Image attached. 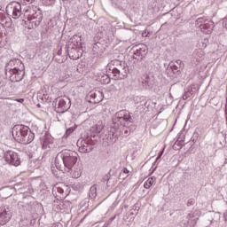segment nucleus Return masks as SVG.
Returning <instances> with one entry per match:
<instances>
[{
    "label": "nucleus",
    "instance_id": "f257e3e1",
    "mask_svg": "<svg viewBox=\"0 0 227 227\" xmlns=\"http://www.w3.org/2000/svg\"><path fill=\"white\" fill-rule=\"evenodd\" d=\"M77 162V153L74 151L65 150L59 153L55 158V166L57 169H63L67 168L68 170L72 169Z\"/></svg>",
    "mask_w": 227,
    "mask_h": 227
},
{
    "label": "nucleus",
    "instance_id": "f03ea898",
    "mask_svg": "<svg viewBox=\"0 0 227 227\" xmlns=\"http://www.w3.org/2000/svg\"><path fill=\"white\" fill-rule=\"evenodd\" d=\"M16 65H20L24 68V64L20 59L10 60L5 66V74L12 82H20L24 79V71L19 69Z\"/></svg>",
    "mask_w": 227,
    "mask_h": 227
},
{
    "label": "nucleus",
    "instance_id": "7ed1b4c3",
    "mask_svg": "<svg viewBox=\"0 0 227 227\" xmlns=\"http://www.w3.org/2000/svg\"><path fill=\"white\" fill-rule=\"evenodd\" d=\"M113 121L114 123V127L116 129V127L119 125H121V127H129V125H130L134 120L129 113L126 112L125 110H121L115 114Z\"/></svg>",
    "mask_w": 227,
    "mask_h": 227
},
{
    "label": "nucleus",
    "instance_id": "20e7f679",
    "mask_svg": "<svg viewBox=\"0 0 227 227\" xmlns=\"http://www.w3.org/2000/svg\"><path fill=\"white\" fill-rule=\"evenodd\" d=\"M5 11L12 19H19L22 15V5L20 3L12 2L6 6Z\"/></svg>",
    "mask_w": 227,
    "mask_h": 227
},
{
    "label": "nucleus",
    "instance_id": "39448f33",
    "mask_svg": "<svg viewBox=\"0 0 227 227\" xmlns=\"http://www.w3.org/2000/svg\"><path fill=\"white\" fill-rule=\"evenodd\" d=\"M27 130H29L27 126L22 124L15 125L12 128V137H14L15 141L19 143L24 135L27 133Z\"/></svg>",
    "mask_w": 227,
    "mask_h": 227
},
{
    "label": "nucleus",
    "instance_id": "423d86ee",
    "mask_svg": "<svg viewBox=\"0 0 227 227\" xmlns=\"http://www.w3.org/2000/svg\"><path fill=\"white\" fill-rule=\"evenodd\" d=\"M5 160L9 164L12 166H20V158L19 154L13 151H9L5 154Z\"/></svg>",
    "mask_w": 227,
    "mask_h": 227
},
{
    "label": "nucleus",
    "instance_id": "0eeeda50",
    "mask_svg": "<svg viewBox=\"0 0 227 227\" xmlns=\"http://www.w3.org/2000/svg\"><path fill=\"white\" fill-rule=\"evenodd\" d=\"M146 54H148V49L146 48V45L141 44L135 49L133 58L134 59L141 61V59H143Z\"/></svg>",
    "mask_w": 227,
    "mask_h": 227
},
{
    "label": "nucleus",
    "instance_id": "6e6552de",
    "mask_svg": "<svg viewBox=\"0 0 227 227\" xmlns=\"http://www.w3.org/2000/svg\"><path fill=\"white\" fill-rule=\"evenodd\" d=\"M199 47L200 48V50H196L193 54L192 57L194 58L196 63H200V61H201V59L204 56V52H203V49H207V40H204V42H200L199 43Z\"/></svg>",
    "mask_w": 227,
    "mask_h": 227
},
{
    "label": "nucleus",
    "instance_id": "1a4fd4ad",
    "mask_svg": "<svg viewBox=\"0 0 227 227\" xmlns=\"http://www.w3.org/2000/svg\"><path fill=\"white\" fill-rule=\"evenodd\" d=\"M77 146L81 153H90V152L93 151V145H91L86 140L78 141Z\"/></svg>",
    "mask_w": 227,
    "mask_h": 227
},
{
    "label": "nucleus",
    "instance_id": "9d476101",
    "mask_svg": "<svg viewBox=\"0 0 227 227\" xmlns=\"http://www.w3.org/2000/svg\"><path fill=\"white\" fill-rule=\"evenodd\" d=\"M58 106L59 109H61L62 113L68 111L70 109V98L68 97L59 98Z\"/></svg>",
    "mask_w": 227,
    "mask_h": 227
},
{
    "label": "nucleus",
    "instance_id": "9b49d317",
    "mask_svg": "<svg viewBox=\"0 0 227 227\" xmlns=\"http://www.w3.org/2000/svg\"><path fill=\"white\" fill-rule=\"evenodd\" d=\"M35 140V133L31 132V130H27L22 138L19 141L21 145H29L33 143Z\"/></svg>",
    "mask_w": 227,
    "mask_h": 227
},
{
    "label": "nucleus",
    "instance_id": "f8f14e48",
    "mask_svg": "<svg viewBox=\"0 0 227 227\" xmlns=\"http://www.w3.org/2000/svg\"><path fill=\"white\" fill-rule=\"evenodd\" d=\"M212 29H214V21L207 20L204 25H201L200 31L205 35H210L212 33Z\"/></svg>",
    "mask_w": 227,
    "mask_h": 227
},
{
    "label": "nucleus",
    "instance_id": "ddd939ff",
    "mask_svg": "<svg viewBox=\"0 0 227 227\" xmlns=\"http://www.w3.org/2000/svg\"><path fill=\"white\" fill-rule=\"evenodd\" d=\"M70 42L71 43L69 44L68 51H70V49L75 50L77 47H79V45H82L81 43V35H74L70 39Z\"/></svg>",
    "mask_w": 227,
    "mask_h": 227
},
{
    "label": "nucleus",
    "instance_id": "4468645a",
    "mask_svg": "<svg viewBox=\"0 0 227 227\" xmlns=\"http://www.w3.org/2000/svg\"><path fill=\"white\" fill-rule=\"evenodd\" d=\"M90 98H92V100H94L93 102L95 104H98V102H102V100L104 99V94H102L100 90L90 92Z\"/></svg>",
    "mask_w": 227,
    "mask_h": 227
},
{
    "label": "nucleus",
    "instance_id": "2eb2a0df",
    "mask_svg": "<svg viewBox=\"0 0 227 227\" xmlns=\"http://www.w3.org/2000/svg\"><path fill=\"white\" fill-rule=\"evenodd\" d=\"M215 218L218 219L216 221L217 224H224V223H227V210L223 213V217H221V213H215Z\"/></svg>",
    "mask_w": 227,
    "mask_h": 227
},
{
    "label": "nucleus",
    "instance_id": "dca6fc26",
    "mask_svg": "<svg viewBox=\"0 0 227 227\" xmlns=\"http://www.w3.org/2000/svg\"><path fill=\"white\" fill-rule=\"evenodd\" d=\"M196 223H198V216H196V213H190L188 215V226L194 227L196 226Z\"/></svg>",
    "mask_w": 227,
    "mask_h": 227
},
{
    "label": "nucleus",
    "instance_id": "f3484780",
    "mask_svg": "<svg viewBox=\"0 0 227 227\" xmlns=\"http://www.w3.org/2000/svg\"><path fill=\"white\" fill-rule=\"evenodd\" d=\"M10 221V215H8V212L6 210H4L2 213H0V225L4 226L6 223Z\"/></svg>",
    "mask_w": 227,
    "mask_h": 227
},
{
    "label": "nucleus",
    "instance_id": "a211bd4d",
    "mask_svg": "<svg viewBox=\"0 0 227 227\" xmlns=\"http://www.w3.org/2000/svg\"><path fill=\"white\" fill-rule=\"evenodd\" d=\"M24 17L25 19H27V20H33V19H36V16L35 14H31V8L26 7L23 10Z\"/></svg>",
    "mask_w": 227,
    "mask_h": 227
},
{
    "label": "nucleus",
    "instance_id": "6ab92c4d",
    "mask_svg": "<svg viewBox=\"0 0 227 227\" xmlns=\"http://www.w3.org/2000/svg\"><path fill=\"white\" fill-rule=\"evenodd\" d=\"M102 129H104V125H102L101 122H98L90 128V132H93L94 134H100V132H102Z\"/></svg>",
    "mask_w": 227,
    "mask_h": 227
},
{
    "label": "nucleus",
    "instance_id": "aec40b11",
    "mask_svg": "<svg viewBox=\"0 0 227 227\" xmlns=\"http://www.w3.org/2000/svg\"><path fill=\"white\" fill-rule=\"evenodd\" d=\"M157 180V178L155 176L153 177H149L144 184V187L145 189H150L151 185H153V184H155V181Z\"/></svg>",
    "mask_w": 227,
    "mask_h": 227
},
{
    "label": "nucleus",
    "instance_id": "412c9836",
    "mask_svg": "<svg viewBox=\"0 0 227 227\" xmlns=\"http://www.w3.org/2000/svg\"><path fill=\"white\" fill-rule=\"evenodd\" d=\"M52 143V137L51 136H47L43 141V148H51Z\"/></svg>",
    "mask_w": 227,
    "mask_h": 227
},
{
    "label": "nucleus",
    "instance_id": "4be33fe9",
    "mask_svg": "<svg viewBox=\"0 0 227 227\" xmlns=\"http://www.w3.org/2000/svg\"><path fill=\"white\" fill-rule=\"evenodd\" d=\"M89 196L91 198V200L97 198V184H94L90 187Z\"/></svg>",
    "mask_w": 227,
    "mask_h": 227
},
{
    "label": "nucleus",
    "instance_id": "5701e85b",
    "mask_svg": "<svg viewBox=\"0 0 227 227\" xmlns=\"http://www.w3.org/2000/svg\"><path fill=\"white\" fill-rule=\"evenodd\" d=\"M207 20H206L205 18H199L196 20V25L198 26V27H200V29H201V26H204L205 22Z\"/></svg>",
    "mask_w": 227,
    "mask_h": 227
},
{
    "label": "nucleus",
    "instance_id": "b1692460",
    "mask_svg": "<svg viewBox=\"0 0 227 227\" xmlns=\"http://www.w3.org/2000/svg\"><path fill=\"white\" fill-rule=\"evenodd\" d=\"M63 187H65V188H63ZM65 189H67V186L62 184V186L57 187V192H59V194H65Z\"/></svg>",
    "mask_w": 227,
    "mask_h": 227
},
{
    "label": "nucleus",
    "instance_id": "393cba45",
    "mask_svg": "<svg viewBox=\"0 0 227 227\" xmlns=\"http://www.w3.org/2000/svg\"><path fill=\"white\" fill-rule=\"evenodd\" d=\"M112 73L114 75H120V74H121V70H120V68H118V67H114L112 70Z\"/></svg>",
    "mask_w": 227,
    "mask_h": 227
},
{
    "label": "nucleus",
    "instance_id": "a878e982",
    "mask_svg": "<svg viewBox=\"0 0 227 227\" xmlns=\"http://www.w3.org/2000/svg\"><path fill=\"white\" fill-rule=\"evenodd\" d=\"M35 0H21V4H25L26 6H27L28 4H33Z\"/></svg>",
    "mask_w": 227,
    "mask_h": 227
},
{
    "label": "nucleus",
    "instance_id": "bb28decb",
    "mask_svg": "<svg viewBox=\"0 0 227 227\" xmlns=\"http://www.w3.org/2000/svg\"><path fill=\"white\" fill-rule=\"evenodd\" d=\"M74 130H75V129H74V128L67 129L66 131L67 136H70V134H72V132H74Z\"/></svg>",
    "mask_w": 227,
    "mask_h": 227
},
{
    "label": "nucleus",
    "instance_id": "cd10ccee",
    "mask_svg": "<svg viewBox=\"0 0 227 227\" xmlns=\"http://www.w3.org/2000/svg\"><path fill=\"white\" fill-rule=\"evenodd\" d=\"M119 6L122 9L127 8V0H123V4H119Z\"/></svg>",
    "mask_w": 227,
    "mask_h": 227
},
{
    "label": "nucleus",
    "instance_id": "c85d7f7f",
    "mask_svg": "<svg viewBox=\"0 0 227 227\" xmlns=\"http://www.w3.org/2000/svg\"><path fill=\"white\" fill-rule=\"evenodd\" d=\"M189 95H191L190 92H185V93L183 95V100H187V98H189Z\"/></svg>",
    "mask_w": 227,
    "mask_h": 227
},
{
    "label": "nucleus",
    "instance_id": "c756f323",
    "mask_svg": "<svg viewBox=\"0 0 227 227\" xmlns=\"http://www.w3.org/2000/svg\"><path fill=\"white\" fill-rule=\"evenodd\" d=\"M74 176L75 178L81 177V171H74Z\"/></svg>",
    "mask_w": 227,
    "mask_h": 227
},
{
    "label": "nucleus",
    "instance_id": "7c9ffc66",
    "mask_svg": "<svg viewBox=\"0 0 227 227\" xmlns=\"http://www.w3.org/2000/svg\"><path fill=\"white\" fill-rule=\"evenodd\" d=\"M163 153H164V149L160 153L159 156L156 158V160H159V159L162 157Z\"/></svg>",
    "mask_w": 227,
    "mask_h": 227
},
{
    "label": "nucleus",
    "instance_id": "2f4dec72",
    "mask_svg": "<svg viewBox=\"0 0 227 227\" xmlns=\"http://www.w3.org/2000/svg\"><path fill=\"white\" fill-rule=\"evenodd\" d=\"M98 45H100V43H97L94 46H93V51L95 52H97V48L98 47Z\"/></svg>",
    "mask_w": 227,
    "mask_h": 227
},
{
    "label": "nucleus",
    "instance_id": "473e14b6",
    "mask_svg": "<svg viewBox=\"0 0 227 227\" xmlns=\"http://www.w3.org/2000/svg\"><path fill=\"white\" fill-rule=\"evenodd\" d=\"M122 171H123V173H124L125 175H129V171L126 168H124L122 169Z\"/></svg>",
    "mask_w": 227,
    "mask_h": 227
},
{
    "label": "nucleus",
    "instance_id": "72a5a7b5",
    "mask_svg": "<svg viewBox=\"0 0 227 227\" xmlns=\"http://www.w3.org/2000/svg\"><path fill=\"white\" fill-rule=\"evenodd\" d=\"M51 227H61V223H53Z\"/></svg>",
    "mask_w": 227,
    "mask_h": 227
},
{
    "label": "nucleus",
    "instance_id": "f704fd0d",
    "mask_svg": "<svg viewBox=\"0 0 227 227\" xmlns=\"http://www.w3.org/2000/svg\"><path fill=\"white\" fill-rule=\"evenodd\" d=\"M16 102H20V104H22V102H24V98H20V99H15Z\"/></svg>",
    "mask_w": 227,
    "mask_h": 227
},
{
    "label": "nucleus",
    "instance_id": "c9c22d12",
    "mask_svg": "<svg viewBox=\"0 0 227 227\" xmlns=\"http://www.w3.org/2000/svg\"><path fill=\"white\" fill-rule=\"evenodd\" d=\"M177 62H178V63H182V61H181V60H177Z\"/></svg>",
    "mask_w": 227,
    "mask_h": 227
},
{
    "label": "nucleus",
    "instance_id": "e433bc0d",
    "mask_svg": "<svg viewBox=\"0 0 227 227\" xmlns=\"http://www.w3.org/2000/svg\"><path fill=\"white\" fill-rule=\"evenodd\" d=\"M188 203H192V200H189Z\"/></svg>",
    "mask_w": 227,
    "mask_h": 227
},
{
    "label": "nucleus",
    "instance_id": "4c0bfd02",
    "mask_svg": "<svg viewBox=\"0 0 227 227\" xmlns=\"http://www.w3.org/2000/svg\"><path fill=\"white\" fill-rule=\"evenodd\" d=\"M37 107H40V104L37 105Z\"/></svg>",
    "mask_w": 227,
    "mask_h": 227
},
{
    "label": "nucleus",
    "instance_id": "58836bf2",
    "mask_svg": "<svg viewBox=\"0 0 227 227\" xmlns=\"http://www.w3.org/2000/svg\"><path fill=\"white\" fill-rule=\"evenodd\" d=\"M68 56H70V53H68Z\"/></svg>",
    "mask_w": 227,
    "mask_h": 227
}]
</instances>
